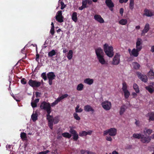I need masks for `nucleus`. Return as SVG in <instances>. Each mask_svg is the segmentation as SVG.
Masks as SVG:
<instances>
[{
    "label": "nucleus",
    "mask_w": 154,
    "mask_h": 154,
    "mask_svg": "<svg viewBox=\"0 0 154 154\" xmlns=\"http://www.w3.org/2000/svg\"><path fill=\"white\" fill-rule=\"evenodd\" d=\"M84 109L86 112H91L92 113L94 112V110L93 108L89 105L85 106L84 107Z\"/></svg>",
    "instance_id": "16"
},
{
    "label": "nucleus",
    "mask_w": 154,
    "mask_h": 154,
    "mask_svg": "<svg viewBox=\"0 0 154 154\" xmlns=\"http://www.w3.org/2000/svg\"><path fill=\"white\" fill-rule=\"evenodd\" d=\"M151 140V137L150 136H145L144 135L142 136L141 141L143 143H149Z\"/></svg>",
    "instance_id": "11"
},
{
    "label": "nucleus",
    "mask_w": 154,
    "mask_h": 154,
    "mask_svg": "<svg viewBox=\"0 0 154 154\" xmlns=\"http://www.w3.org/2000/svg\"><path fill=\"white\" fill-rule=\"evenodd\" d=\"M112 154H118V152L116 151H114L112 152Z\"/></svg>",
    "instance_id": "64"
},
{
    "label": "nucleus",
    "mask_w": 154,
    "mask_h": 154,
    "mask_svg": "<svg viewBox=\"0 0 154 154\" xmlns=\"http://www.w3.org/2000/svg\"><path fill=\"white\" fill-rule=\"evenodd\" d=\"M40 107L42 109L45 110L47 111L48 113L47 116V119L48 120H49V125L51 127L52 125V120L53 118L52 116L50 115L51 112L50 103L45 102H43L41 103Z\"/></svg>",
    "instance_id": "1"
},
{
    "label": "nucleus",
    "mask_w": 154,
    "mask_h": 154,
    "mask_svg": "<svg viewBox=\"0 0 154 154\" xmlns=\"http://www.w3.org/2000/svg\"><path fill=\"white\" fill-rule=\"evenodd\" d=\"M135 124L138 127L140 125V122L139 121L136 120L135 122Z\"/></svg>",
    "instance_id": "55"
},
{
    "label": "nucleus",
    "mask_w": 154,
    "mask_h": 154,
    "mask_svg": "<svg viewBox=\"0 0 154 154\" xmlns=\"http://www.w3.org/2000/svg\"><path fill=\"white\" fill-rule=\"evenodd\" d=\"M68 96V94H64L61 97H58V98L60 101H61L62 99H63L67 97Z\"/></svg>",
    "instance_id": "43"
},
{
    "label": "nucleus",
    "mask_w": 154,
    "mask_h": 154,
    "mask_svg": "<svg viewBox=\"0 0 154 154\" xmlns=\"http://www.w3.org/2000/svg\"><path fill=\"white\" fill-rule=\"evenodd\" d=\"M117 134V130L114 128H111L104 131L103 132V136H106L108 134L110 136H115Z\"/></svg>",
    "instance_id": "4"
},
{
    "label": "nucleus",
    "mask_w": 154,
    "mask_h": 154,
    "mask_svg": "<svg viewBox=\"0 0 154 154\" xmlns=\"http://www.w3.org/2000/svg\"><path fill=\"white\" fill-rule=\"evenodd\" d=\"M132 95L134 97H136L137 96V94L135 92L132 93Z\"/></svg>",
    "instance_id": "61"
},
{
    "label": "nucleus",
    "mask_w": 154,
    "mask_h": 154,
    "mask_svg": "<svg viewBox=\"0 0 154 154\" xmlns=\"http://www.w3.org/2000/svg\"><path fill=\"white\" fill-rule=\"evenodd\" d=\"M153 132L152 130L151 129L148 128H144L143 130V133L144 134H147L149 135Z\"/></svg>",
    "instance_id": "19"
},
{
    "label": "nucleus",
    "mask_w": 154,
    "mask_h": 154,
    "mask_svg": "<svg viewBox=\"0 0 154 154\" xmlns=\"http://www.w3.org/2000/svg\"><path fill=\"white\" fill-rule=\"evenodd\" d=\"M134 68L136 69H138L139 68L140 66L137 62H133L132 64Z\"/></svg>",
    "instance_id": "36"
},
{
    "label": "nucleus",
    "mask_w": 154,
    "mask_h": 154,
    "mask_svg": "<svg viewBox=\"0 0 154 154\" xmlns=\"http://www.w3.org/2000/svg\"><path fill=\"white\" fill-rule=\"evenodd\" d=\"M133 88L136 92L138 93L139 92V90L138 85L135 83H134L133 85Z\"/></svg>",
    "instance_id": "40"
},
{
    "label": "nucleus",
    "mask_w": 154,
    "mask_h": 154,
    "mask_svg": "<svg viewBox=\"0 0 154 154\" xmlns=\"http://www.w3.org/2000/svg\"><path fill=\"white\" fill-rule=\"evenodd\" d=\"M75 111L76 113L81 112L83 111V109L81 108H80L79 105H78L75 108Z\"/></svg>",
    "instance_id": "34"
},
{
    "label": "nucleus",
    "mask_w": 154,
    "mask_h": 154,
    "mask_svg": "<svg viewBox=\"0 0 154 154\" xmlns=\"http://www.w3.org/2000/svg\"><path fill=\"white\" fill-rule=\"evenodd\" d=\"M50 32L52 35H54L55 32L54 28H51Z\"/></svg>",
    "instance_id": "51"
},
{
    "label": "nucleus",
    "mask_w": 154,
    "mask_h": 154,
    "mask_svg": "<svg viewBox=\"0 0 154 154\" xmlns=\"http://www.w3.org/2000/svg\"><path fill=\"white\" fill-rule=\"evenodd\" d=\"M150 51L152 52H154V45L151 46V47Z\"/></svg>",
    "instance_id": "58"
},
{
    "label": "nucleus",
    "mask_w": 154,
    "mask_h": 154,
    "mask_svg": "<svg viewBox=\"0 0 154 154\" xmlns=\"http://www.w3.org/2000/svg\"><path fill=\"white\" fill-rule=\"evenodd\" d=\"M56 20L59 23L63 22V17L62 15V13L61 11H58L56 14L55 16Z\"/></svg>",
    "instance_id": "8"
},
{
    "label": "nucleus",
    "mask_w": 154,
    "mask_h": 154,
    "mask_svg": "<svg viewBox=\"0 0 154 154\" xmlns=\"http://www.w3.org/2000/svg\"><path fill=\"white\" fill-rule=\"evenodd\" d=\"M72 20L75 22H76L78 20L77 17V13L76 12H74L72 14Z\"/></svg>",
    "instance_id": "28"
},
{
    "label": "nucleus",
    "mask_w": 154,
    "mask_h": 154,
    "mask_svg": "<svg viewBox=\"0 0 154 154\" xmlns=\"http://www.w3.org/2000/svg\"><path fill=\"white\" fill-rule=\"evenodd\" d=\"M31 118L33 122H35L37 119V116L36 114H33L31 116Z\"/></svg>",
    "instance_id": "42"
},
{
    "label": "nucleus",
    "mask_w": 154,
    "mask_h": 154,
    "mask_svg": "<svg viewBox=\"0 0 154 154\" xmlns=\"http://www.w3.org/2000/svg\"><path fill=\"white\" fill-rule=\"evenodd\" d=\"M49 152V151L48 150H47L45 151L39 152L38 154H46Z\"/></svg>",
    "instance_id": "54"
},
{
    "label": "nucleus",
    "mask_w": 154,
    "mask_h": 154,
    "mask_svg": "<svg viewBox=\"0 0 154 154\" xmlns=\"http://www.w3.org/2000/svg\"><path fill=\"white\" fill-rule=\"evenodd\" d=\"M39 100V99H36L34 101L32 102L31 104L32 107H35L37 106V103L38 102Z\"/></svg>",
    "instance_id": "31"
},
{
    "label": "nucleus",
    "mask_w": 154,
    "mask_h": 154,
    "mask_svg": "<svg viewBox=\"0 0 154 154\" xmlns=\"http://www.w3.org/2000/svg\"><path fill=\"white\" fill-rule=\"evenodd\" d=\"M134 0H130L129 4V8L131 10H132L134 8Z\"/></svg>",
    "instance_id": "41"
},
{
    "label": "nucleus",
    "mask_w": 154,
    "mask_h": 154,
    "mask_svg": "<svg viewBox=\"0 0 154 154\" xmlns=\"http://www.w3.org/2000/svg\"><path fill=\"white\" fill-rule=\"evenodd\" d=\"M148 116L149 117V121H154V112H152L148 114Z\"/></svg>",
    "instance_id": "29"
},
{
    "label": "nucleus",
    "mask_w": 154,
    "mask_h": 154,
    "mask_svg": "<svg viewBox=\"0 0 154 154\" xmlns=\"http://www.w3.org/2000/svg\"><path fill=\"white\" fill-rule=\"evenodd\" d=\"M101 105L104 109L106 110H109L112 107L111 103L108 100H106L102 102Z\"/></svg>",
    "instance_id": "5"
},
{
    "label": "nucleus",
    "mask_w": 154,
    "mask_h": 154,
    "mask_svg": "<svg viewBox=\"0 0 154 154\" xmlns=\"http://www.w3.org/2000/svg\"><path fill=\"white\" fill-rule=\"evenodd\" d=\"M137 75L138 78L142 81L144 82H146L147 80V78L146 75L141 74V73L139 72L137 73Z\"/></svg>",
    "instance_id": "13"
},
{
    "label": "nucleus",
    "mask_w": 154,
    "mask_h": 154,
    "mask_svg": "<svg viewBox=\"0 0 154 154\" xmlns=\"http://www.w3.org/2000/svg\"><path fill=\"white\" fill-rule=\"evenodd\" d=\"M87 4L86 0H83L82 2V5L84 7L87 8Z\"/></svg>",
    "instance_id": "48"
},
{
    "label": "nucleus",
    "mask_w": 154,
    "mask_h": 154,
    "mask_svg": "<svg viewBox=\"0 0 154 154\" xmlns=\"http://www.w3.org/2000/svg\"><path fill=\"white\" fill-rule=\"evenodd\" d=\"M55 76L52 72H49L47 74V77L49 79H54Z\"/></svg>",
    "instance_id": "25"
},
{
    "label": "nucleus",
    "mask_w": 154,
    "mask_h": 154,
    "mask_svg": "<svg viewBox=\"0 0 154 154\" xmlns=\"http://www.w3.org/2000/svg\"><path fill=\"white\" fill-rule=\"evenodd\" d=\"M20 137L23 140H25L26 139V134L24 132L21 133L20 134Z\"/></svg>",
    "instance_id": "39"
},
{
    "label": "nucleus",
    "mask_w": 154,
    "mask_h": 154,
    "mask_svg": "<svg viewBox=\"0 0 154 154\" xmlns=\"http://www.w3.org/2000/svg\"><path fill=\"white\" fill-rule=\"evenodd\" d=\"M95 53L98 62L102 65H106L107 64V62L105 60L104 57V54L103 50L100 48L95 49Z\"/></svg>",
    "instance_id": "2"
},
{
    "label": "nucleus",
    "mask_w": 154,
    "mask_h": 154,
    "mask_svg": "<svg viewBox=\"0 0 154 154\" xmlns=\"http://www.w3.org/2000/svg\"><path fill=\"white\" fill-rule=\"evenodd\" d=\"M73 55V52L72 50H70L69 51V52L67 54V58L69 60H71L72 57Z\"/></svg>",
    "instance_id": "24"
},
{
    "label": "nucleus",
    "mask_w": 154,
    "mask_h": 154,
    "mask_svg": "<svg viewBox=\"0 0 154 154\" xmlns=\"http://www.w3.org/2000/svg\"><path fill=\"white\" fill-rule=\"evenodd\" d=\"M52 125L51 127L49 125V121H48V126L51 129H52L53 128V123L54 124H55L59 122V120L57 118H55L54 119L53 118V116H52Z\"/></svg>",
    "instance_id": "23"
},
{
    "label": "nucleus",
    "mask_w": 154,
    "mask_h": 154,
    "mask_svg": "<svg viewBox=\"0 0 154 154\" xmlns=\"http://www.w3.org/2000/svg\"><path fill=\"white\" fill-rule=\"evenodd\" d=\"M73 115L74 118L76 120H79L80 119V117L78 116V114L76 112L74 113Z\"/></svg>",
    "instance_id": "44"
},
{
    "label": "nucleus",
    "mask_w": 154,
    "mask_h": 154,
    "mask_svg": "<svg viewBox=\"0 0 154 154\" xmlns=\"http://www.w3.org/2000/svg\"><path fill=\"white\" fill-rule=\"evenodd\" d=\"M85 8V7H84V6H83V5H82L81 6L79 7V10H82L84 8Z\"/></svg>",
    "instance_id": "62"
},
{
    "label": "nucleus",
    "mask_w": 154,
    "mask_h": 154,
    "mask_svg": "<svg viewBox=\"0 0 154 154\" xmlns=\"http://www.w3.org/2000/svg\"><path fill=\"white\" fill-rule=\"evenodd\" d=\"M56 53V51L54 50H52L51 51L49 52L48 53V55L49 57H52Z\"/></svg>",
    "instance_id": "38"
},
{
    "label": "nucleus",
    "mask_w": 154,
    "mask_h": 154,
    "mask_svg": "<svg viewBox=\"0 0 154 154\" xmlns=\"http://www.w3.org/2000/svg\"><path fill=\"white\" fill-rule=\"evenodd\" d=\"M128 0H119V2L121 3H122L123 2H126Z\"/></svg>",
    "instance_id": "57"
},
{
    "label": "nucleus",
    "mask_w": 154,
    "mask_h": 154,
    "mask_svg": "<svg viewBox=\"0 0 154 154\" xmlns=\"http://www.w3.org/2000/svg\"><path fill=\"white\" fill-rule=\"evenodd\" d=\"M82 154H95L94 153L88 150H82L81 151Z\"/></svg>",
    "instance_id": "35"
},
{
    "label": "nucleus",
    "mask_w": 154,
    "mask_h": 154,
    "mask_svg": "<svg viewBox=\"0 0 154 154\" xmlns=\"http://www.w3.org/2000/svg\"><path fill=\"white\" fill-rule=\"evenodd\" d=\"M60 3L61 5L60 8L61 9L63 10L65 7L66 5L62 2H60Z\"/></svg>",
    "instance_id": "49"
},
{
    "label": "nucleus",
    "mask_w": 154,
    "mask_h": 154,
    "mask_svg": "<svg viewBox=\"0 0 154 154\" xmlns=\"http://www.w3.org/2000/svg\"><path fill=\"white\" fill-rule=\"evenodd\" d=\"M142 40L140 38H137L136 43V49L140 51L142 48Z\"/></svg>",
    "instance_id": "9"
},
{
    "label": "nucleus",
    "mask_w": 154,
    "mask_h": 154,
    "mask_svg": "<svg viewBox=\"0 0 154 154\" xmlns=\"http://www.w3.org/2000/svg\"><path fill=\"white\" fill-rule=\"evenodd\" d=\"M122 89L124 93L125 98H128L130 95V93L127 89V86L126 83H123Z\"/></svg>",
    "instance_id": "7"
},
{
    "label": "nucleus",
    "mask_w": 154,
    "mask_h": 154,
    "mask_svg": "<svg viewBox=\"0 0 154 154\" xmlns=\"http://www.w3.org/2000/svg\"><path fill=\"white\" fill-rule=\"evenodd\" d=\"M146 88L150 93H152L154 91V88L151 85L146 87Z\"/></svg>",
    "instance_id": "33"
},
{
    "label": "nucleus",
    "mask_w": 154,
    "mask_h": 154,
    "mask_svg": "<svg viewBox=\"0 0 154 154\" xmlns=\"http://www.w3.org/2000/svg\"><path fill=\"white\" fill-rule=\"evenodd\" d=\"M92 131L91 130H89L87 131H82L79 133V135L81 137L85 136L87 135H90L92 134Z\"/></svg>",
    "instance_id": "12"
},
{
    "label": "nucleus",
    "mask_w": 154,
    "mask_h": 154,
    "mask_svg": "<svg viewBox=\"0 0 154 154\" xmlns=\"http://www.w3.org/2000/svg\"><path fill=\"white\" fill-rule=\"evenodd\" d=\"M72 136L73 137V139L75 140H77L79 137V136L77 133L76 132L74 134H73L72 135Z\"/></svg>",
    "instance_id": "46"
},
{
    "label": "nucleus",
    "mask_w": 154,
    "mask_h": 154,
    "mask_svg": "<svg viewBox=\"0 0 154 154\" xmlns=\"http://www.w3.org/2000/svg\"><path fill=\"white\" fill-rule=\"evenodd\" d=\"M120 55L119 53H116L112 61V64L114 65H118L120 62Z\"/></svg>",
    "instance_id": "6"
},
{
    "label": "nucleus",
    "mask_w": 154,
    "mask_h": 154,
    "mask_svg": "<svg viewBox=\"0 0 154 154\" xmlns=\"http://www.w3.org/2000/svg\"><path fill=\"white\" fill-rule=\"evenodd\" d=\"M28 84L30 86L33 88L38 87L41 85L40 82L32 79L29 81Z\"/></svg>",
    "instance_id": "10"
},
{
    "label": "nucleus",
    "mask_w": 154,
    "mask_h": 154,
    "mask_svg": "<svg viewBox=\"0 0 154 154\" xmlns=\"http://www.w3.org/2000/svg\"><path fill=\"white\" fill-rule=\"evenodd\" d=\"M150 26L149 25L148 23L146 24L143 29L142 30L141 33V35H144L149 30Z\"/></svg>",
    "instance_id": "14"
},
{
    "label": "nucleus",
    "mask_w": 154,
    "mask_h": 154,
    "mask_svg": "<svg viewBox=\"0 0 154 154\" xmlns=\"http://www.w3.org/2000/svg\"><path fill=\"white\" fill-rule=\"evenodd\" d=\"M124 12V9L123 8H121L120 9L119 13L120 14L122 15L123 14Z\"/></svg>",
    "instance_id": "56"
},
{
    "label": "nucleus",
    "mask_w": 154,
    "mask_h": 154,
    "mask_svg": "<svg viewBox=\"0 0 154 154\" xmlns=\"http://www.w3.org/2000/svg\"><path fill=\"white\" fill-rule=\"evenodd\" d=\"M105 3L109 8H112L114 7V4L112 0H106Z\"/></svg>",
    "instance_id": "21"
},
{
    "label": "nucleus",
    "mask_w": 154,
    "mask_h": 154,
    "mask_svg": "<svg viewBox=\"0 0 154 154\" xmlns=\"http://www.w3.org/2000/svg\"><path fill=\"white\" fill-rule=\"evenodd\" d=\"M144 15L147 17H150L154 15V13L153 11L150 10L145 9L144 11Z\"/></svg>",
    "instance_id": "18"
},
{
    "label": "nucleus",
    "mask_w": 154,
    "mask_h": 154,
    "mask_svg": "<svg viewBox=\"0 0 154 154\" xmlns=\"http://www.w3.org/2000/svg\"><path fill=\"white\" fill-rule=\"evenodd\" d=\"M87 4H91L92 3V1L91 0H86Z\"/></svg>",
    "instance_id": "60"
},
{
    "label": "nucleus",
    "mask_w": 154,
    "mask_h": 154,
    "mask_svg": "<svg viewBox=\"0 0 154 154\" xmlns=\"http://www.w3.org/2000/svg\"><path fill=\"white\" fill-rule=\"evenodd\" d=\"M103 48L106 54L109 57H112L114 55L113 48L111 45H109L107 44L104 45Z\"/></svg>",
    "instance_id": "3"
},
{
    "label": "nucleus",
    "mask_w": 154,
    "mask_h": 154,
    "mask_svg": "<svg viewBox=\"0 0 154 154\" xmlns=\"http://www.w3.org/2000/svg\"><path fill=\"white\" fill-rule=\"evenodd\" d=\"M94 80L92 79L87 78L85 79L84 80V82L87 85H91L94 83Z\"/></svg>",
    "instance_id": "17"
},
{
    "label": "nucleus",
    "mask_w": 154,
    "mask_h": 154,
    "mask_svg": "<svg viewBox=\"0 0 154 154\" xmlns=\"http://www.w3.org/2000/svg\"><path fill=\"white\" fill-rule=\"evenodd\" d=\"M94 18L96 21L100 23H103L104 22V20L100 15H95L94 16Z\"/></svg>",
    "instance_id": "15"
},
{
    "label": "nucleus",
    "mask_w": 154,
    "mask_h": 154,
    "mask_svg": "<svg viewBox=\"0 0 154 154\" xmlns=\"http://www.w3.org/2000/svg\"><path fill=\"white\" fill-rule=\"evenodd\" d=\"M106 140L110 142H111L112 140V139L110 136H106Z\"/></svg>",
    "instance_id": "52"
},
{
    "label": "nucleus",
    "mask_w": 154,
    "mask_h": 154,
    "mask_svg": "<svg viewBox=\"0 0 154 154\" xmlns=\"http://www.w3.org/2000/svg\"><path fill=\"white\" fill-rule=\"evenodd\" d=\"M63 137H66L68 138H70L71 137V135L69 133L65 132L62 134Z\"/></svg>",
    "instance_id": "37"
},
{
    "label": "nucleus",
    "mask_w": 154,
    "mask_h": 154,
    "mask_svg": "<svg viewBox=\"0 0 154 154\" xmlns=\"http://www.w3.org/2000/svg\"><path fill=\"white\" fill-rule=\"evenodd\" d=\"M139 51L137 50L135 48H134L132 50V52L131 56H133L134 57H137L139 54Z\"/></svg>",
    "instance_id": "20"
},
{
    "label": "nucleus",
    "mask_w": 154,
    "mask_h": 154,
    "mask_svg": "<svg viewBox=\"0 0 154 154\" xmlns=\"http://www.w3.org/2000/svg\"><path fill=\"white\" fill-rule=\"evenodd\" d=\"M21 83L22 84L25 85L26 83V81L25 79L23 78L21 80Z\"/></svg>",
    "instance_id": "53"
},
{
    "label": "nucleus",
    "mask_w": 154,
    "mask_h": 154,
    "mask_svg": "<svg viewBox=\"0 0 154 154\" xmlns=\"http://www.w3.org/2000/svg\"><path fill=\"white\" fill-rule=\"evenodd\" d=\"M40 94H41V93L38 92H36V93H35V94H36V97H40Z\"/></svg>",
    "instance_id": "59"
},
{
    "label": "nucleus",
    "mask_w": 154,
    "mask_h": 154,
    "mask_svg": "<svg viewBox=\"0 0 154 154\" xmlns=\"http://www.w3.org/2000/svg\"><path fill=\"white\" fill-rule=\"evenodd\" d=\"M60 101V100L57 98L56 100H55L54 102H53L51 103V106H54L57 104Z\"/></svg>",
    "instance_id": "45"
},
{
    "label": "nucleus",
    "mask_w": 154,
    "mask_h": 154,
    "mask_svg": "<svg viewBox=\"0 0 154 154\" xmlns=\"http://www.w3.org/2000/svg\"><path fill=\"white\" fill-rule=\"evenodd\" d=\"M119 23L122 25H125L128 23V21L126 19H122L119 22Z\"/></svg>",
    "instance_id": "26"
},
{
    "label": "nucleus",
    "mask_w": 154,
    "mask_h": 154,
    "mask_svg": "<svg viewBox=\"0 0 154 154\" xmlns=\"http://www.w3.org/2000/svg\"><path fill=\"white\" fill-rule=\"evenodd\" d=\"M53 79H49V84L51 85L52 84V80Z\"/></svg>",
    "instance_id": "63"
},
{
    "label": "nucleus",
    "mask_w": 154,
    "mask_h": 154,
    "mask_svg": "<svg viewBox=\"0 0 154 154\" xmlns=\"http://www.w3.org/2000/svg\"><path fill=\"white\" fill-rule=\"evenodd\" d=\"M126 109V106L124 105H122L121 106L119 110V114L121 116L123 114Z\"/></svg>",
    "instance_id": "22"
},
{
    "label": "nucleus",
    "mask_w": 154,
    "mask_h": 154,
    "mask_svg": "<svg viewBox=\"0 0 154 154\" xmlns=\"http://www.w3.org/2000/svg\"><path fill=\"white\" fill-rule=\"evenodd\" d=\"M69 132L73 135L76 133V132L75 130L71 128L69 130Z\"/></svg>",
    "instance_id": "50"
},
{
    "label": "nucleus",
    "mask_w": 154,
    "mask_h": 154,
    "mask_svg": "<svg viewBox=\"0 0 154 154\" xmlns=\"http://www.w3.org/2000/svg\"><path fill=\"white\" fill-rule=\"evenodd\" d=\"M42 77L44 79V80H45L47 79V76L46 75L45 72L43 73L41 75Z\"/></svg>",
    "instance_id": "47"
},
{
    "label": "nucleus",
    "mask_w": 154,
    "mask_h": 154,
    "mask_svg": "<svg viewBox=\"0 0 154 154\" xmlns=\"http://www.w3.org/2000/svg\"><path fill=\"white\" fill-rule=\"evenodd\" d=\"M83 85L82 83H80L77 85L76 88V89L78 91H81L83 90Z\"/></svg>",
    "instance_id": "32"
},
{
    "label": "nucleus",
    "mask_w": 154,
    "mask_h": 154,
    "mask_svg": "<svg viewBox=\"0 0 154 154\" xmlns=\"http://www.w3.org/2000/svg\"><path fill=\"white\" fill-rule=\"evenodd\" d=\"M143 136V134L140 133H134L133 134V137L134 138L141 139L142 136Z\"/></svg>",
    "instance_id": "27"
},
{
    "label": "nucleus",
    "mask_w": 154,
    "mask_h": 154,
    "mask_svg": "<svg viewBox=\"0 0 154 154\" xmlns=\"http://www.w3.org/2000/svg\"><path fill=\"white\" fill-rule=\"evenodd\" d=\"M148 76L149 78L151 79H154V74L152 70H150L148 73Z\"/></svg>",
    "instance_id": "30"
}]
</instances>
